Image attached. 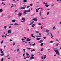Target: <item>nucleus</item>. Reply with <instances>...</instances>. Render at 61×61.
I'll use <instances>...</instances> for the list:
<instances>
[{
	"label": "nucleus",
	"instance_id": "f257e3e1",
	"mask_svg": "<svg viewBox=\"0 0 61 61\" xmlns=\"http://www.w3.org/2000/svg\"><path fill=\"white\" fill-rule=\"evenodd\" d=\"M56 50H54V51L56 53L57 55H59V52L58 50H57V49L56 48Z\"/></svg>",
	"mask_w": 61,
	"mask_h": 61
},
{
	"label": "nucleus",
	"instance_id": "f03ea898",
	"mask_svg": "<svg viewBox=\"0 0 61 61\" xmlns=\"http://www.w3.org/2000/svg\"><path fill=\"white\" fill-rule=\"evenodd\" d=\"M0 50L1 52V54H0L1 56H4V52H3V51H2V49H0Z\"/></svg>",
	"mask_w": 61,
	"mask_h": 61
},
{
	"label": "nucleus",
	"instance_id": "7ed1b4c3",
	"mask_svg": "<svg viewBox=\"0 0 61 61\" xmlns=\"http://www.w3.org/2000/svg\"><path fill=\"white\" fill-rule=\"evenodd\" d=\"M43 4H45V6L47 7H48L49 6V5H47L48 4L47 3H46L45 2H43Z\"/></svg>",
	"mask_w": 61,
	"mask_h": 61
},
{
	"label": "nucleus",
	"instance_id": "20e7f679",
	"mask_svg": "<svg viewBox=\"0 0 61 61\" xmlns=\"http://www.w3.org/2000/svg\"><path fill=\"white\" fill-rule=\"evenodd\" d=\"M22 20L23 21H21V22L22 23H25V18H22Z\"/></svg>",
	"mask_w": 61,
	"mask_h": 61
},
{
	"label": "nucleus",
	"instance_id": "39448f33",
	"mask_svg": "<svg viewBox=\"0 0 61 61\" xmlns=\"http://www.w3.org/2000/svg\"><path fill=\"white\" fill-rule=\"evenodd\" d=\"M8 34H11V30H9L7 31Z\"/></svg>",
	"mask_w": 61,
	"mask_h": 61
},
{
	"label": "nucleus",
	"instance_id": "423d86ee",
	"mask_svg": "<svg viewBox=\"0 0 61 61\" xmlns=\"http://www.w3.org/2000/svg\"><path fill=\"white\" fill-rule=\"evenodd\" d=\"M27 13H30L31 12L30 10V8L29 9V10H26Z\"/></svg>",
	"mask_w": 61,
	"mask_h": 61
},
{
	"label": "nucleus",
	"instance_id": "0eeeda50",
	"mask_svg": "<svg viewBox=\"0 0 61 61\" xmlns=\"http://www.w3.org/2000/svg\"><path fill=\"white\" fill-rule=\"evenodd\" d=\"M26 41L27 42H29V41H31V39H29L28 38H27Z\"/></svg>",
	"mask_w": 61,
	"mask_h": 61
},
{
	"label": "nucleus",
	"instance_id": "6e6552de",
	"mask_svg": "<svg viewBox=\"0 0 61 61\" xmlns=\"http://www.w3.org/2000/svg\"><path fill=\"white\" fill-rule=\"evenodd\" d=\"M26 8V7H21L20 8V9H22V10H23V9H25V8Z\"/></svg>",
	"mask_w": 61,
	"mask_h": 61
},
{
	"label": "nucleus",
	"instance_id": "1a4fd4ad",
	"mask_svg": "<svg viewBox=\"0 0 61 61\" xmlns=\"http://www.w3.org/2000/svg\"><path fill=\"white\" fill-rule=\"evenodd\" d=\"M40 9V8H38L37 9H36V11L37 13H38V10H39Z\"/></svg>",
	"mask_w": 61,
	"mask_h": 61
},
{
	"label": "nucleus",
	"instance_id": "9d476101",
	"mask_svg": "<svg viewBox=\"0 0 61 61\" xmlns=\"http://www.w3.org/2000/svg\"><path fill=\"white\" fill-rule=\"evenodd\" d=\"M18 15L19 16H21L22 15V13H19Z\"/></svg>",
	"mask_w": 61,
	"mask_h": 61
},
{
	"label": "nucleus",
	"instance_id": "9b49d317",
	"mask_svg": "<svg viewBox=\"0 0 61 61\" xmlns=\"http://www.w3.org/2000/svg\"><path fill=\"white\" fill-rule=\"evenodd\" d=\"M50 34L51 35V38H53V34H52V32H51L50 33Z\"/></svg>",
	"mask_w": 61,
	"mask_h": 61
},
{
	"label": "nucleus",
	"instance_id": "f8f14e48",
	"mask_svg": "<svg viewBox=\"0 0 61 61\" xmlns=\"http://www.w3.org/2000/svg\"><path fill=\"white\" fill-rule=\"evenodd\" d=\"M24 13L25 15H26L27 13H26V10H25L24 11Z\"/></svg>",
	"mask_w": 61,
	"mask_h": 61
},
{
	"label": "nucleus",
	"instance_id": "ddd939ff",
	"mask_svg": "<svg viewBox=\"0 0 61 61\" xmlns=\"http://www.w3.org/2000/svg\"><path fill=\"white\" fill-rule=\"evenodd\" d=\"M43 42V41L42 40H41L39 41V43H41Z\"/></svg>",
	"mask_w": 61,
	"mask_h": 61
},
{
	"label": "nucleus",
	"instance_id": "4468645a",
	"mask_svg": "<svg viewBox=\"0 0 61 61\" xmlns=\"http://www.w3.org/2000/svg\"><path fill=\"white\" fill-rule=\"evenodd\" d=\"M3 12V10L2 9H0V12Z\"/></svg>",
	"mask_w": 61,
	"mask_h": 61
},
{
	"label": "nucleus",
	"instance_id": "2eb2a0df",
	"mask_svg": "<svg viewBox=\"0 0 61 61\" xmlns=\"http://www.w3.org/2000/svg\"><path fill=\"white\" fill-rule=\"evenodd\" d=\"M29 57H30V56H28L26 57H24V59H26V58H29Z\"/></svg>",
	"mask_w": 61,
	"mask_h": 61
},
{
	"label": "nucleus",
	"instance_id": "dca6fc26",
	"mask_svg": "<svg viewBox=\"0 0 61 61\" xmlns=\"http://www.w3.org/2000/svg\"><path fill=\"white\" fill-rule=\"evenodd\" d=\"M35 25L36 24H34L32 25V27H34L35 26Z\"/></svg>",
	"mask_w": 61,
	"mask_h": 61
},
{
	"label": "nucleus",
	"instance_id": "f3484780",
	"mask_svg": "<svg viewBox=\"0 0 61 61\" xmlns=\"http://www.w3.org/2000/svg\"><path fill=\"white\" fill-rule=\"evenodd\" d=\"M34 58H35V57H31L30 58V59H34Z\"/></svg>",
	"mask_w": 61,
	"mask_h": 61
},
{
	"label": "nucleus",
	"instance_id": "a211bd4d",
	"mask_svg": "<svg viewBox=\"0 0 61 61\" xmlns=\"http://www.w3.org/2000/svg\"><path fill=\"white\" fill-rule=\"evenodd\" d=\"M33 20H34V21L35 22L37 21V19H33Z\"/></svg>",
	"mask_w": 61,
	"mask_h": 61
},
{
	"label": "nucleus",
	"instance_id": "6ab92c4d",
	"mask_svg": "<svg viewBox=\"0 0 61 61\" xmlns=\"http://www.w3.org/2000/svg\"><path fill=\"white\" fill-rule=\"evenodd\" d=\"M16 21V20H12V22L13 23H15V22Z\"/></svg>",
	"mask_w": 61,
	"mask_h": 61
},
{
	"label": "nucleus",
	"instance_id": "aec40b11",
	"mask_svg": "<svg viewBox=\"0 0 61 61\" xmlns=\"http://www.w3.org/2000/svg\"><path fill=\"white\" fill-rule=\"evenodd\" d=\"M30 51H31V52H33V51H35V50L34 49H33V50H30Z\"/></svg>",
	"mask_w": 61,
	"mask_h": 61
},
{
	"label": "nucleus",
	"instance_id": "412c9836",
	"mask_svg": "<svg viewBox=\"0 0 61 61\" xmlns=\"http://www.w3.org/2000/svg\"><path fill=\"white\" fill-rule=\"evenodd\" d=\"M31 36L32 37H34V38H35V37L34 36V34H31Z\"/></svg>",
	"mask_w": 61,
	"mask_h": 61
},
{
	"label": "nucleus",
	"instance_id": "4be33fe9",
	"mask_svg": "<svg viewBox=\"0 0 61 61\" xmlns=\"http://www.w3.org/2000/svg\"><path fill=\"white\" fill-rule=\"evenodd\" d=\"M23 2L24 3H26L27 2V0H23Z\"/></svg>",
	"mask_w": 61,
	"mask_h": 61
},
{
	"label": "nucleus",
	"instance_id": "5701e85b",
	"mask_svg": "<svg viewBox=\"0 0 61 61\" xmlns=\"http://www.w3.org/2000/svg\"><path fill=\"white\" fill-rule=\"evenodd\" d=\"M14 25H19V24L17 23H15L14 24Z\"/></svg>",
	"mask_w": 61,
	"mask_h": 61
},
{
	"label": "nucleus",
	"instance_id": "b1692460",
	"mask_svg": "<svg viewBox=\"0 0 61 61\" xmlns=\"http://www.w3.org/2000/svg\"><path fill=\"white\" fill-rule=\"evenodd\" d=\"M42 36V35H41L40 36H36V37H41Z\"/></svg>",
	"mask_w": 61,
	"mask_h": 61
},
{
	"label": "nucleus",
	"instance_id": "393cba45",
	"mask_svg": "<svg viewBox=\"0 0 61 61\" xmlns=\"http://www.w3.org/2000/svg\"><path fill=\"white\" fill-rule=\"evenodd\" d=\"M52 29H53V30H55V29H56V27L54 26Z\"/></svg>",
	"mask_w": 61,
	"mask_h": 61
},
{
	"label": "nucleus",
	"instance_id": "a878e982",
	"mask_svg": "<svg viewBox=\"0 0 61 61\" xmlns=\"http://www.w3.org/2000/svg\"><path fill=\"white\" fill-rule=\"evenodd\" d=\"M4 28V29H6V28H7V26H5Z\"/></svg>",
	"mask_w": 61,
	"mask_h": 61
},
{
	"label": "nucleus",
	"instance_id": "bb28decb",
	"mask_svg": "<svg viewBox=\"0 0 61 61\" xmlns=\"http://www.w3.org/2000/svg\"><path fill=\"white\" fill-rule=\"evenodd\" d=\"M49 31V30H46V33H48Z\"/></svg>",
	"mask_w": 61,
	"mask_h": 61
},
{
	"label": "nucleus",
	"instance_id": "cd10ccee",
	"mask_svg": "<svg viewBox=\"0 0 61 61\" xmlns=\"http://www.w3.org/2000/svg\"><path fill=\"white\" fill-rule=\"evenodd\" d=\"M41 11H40L39 13V15L40 16H41Z\"/></svg>",
	"mask_w": 61,
	"mask_h": 61
},
{
	"label": "nucleus",
	"instance_id": "c85d7f7f",
	"mask_svg": "<svg viewBox=\"0 0 61 61\" xmlns=\"http://www.w3.org/2000/svg\"><path fill=\"white\" fill-rule=\"evenodd\" d=\"M54 41H50V43H54Z\"/></svg>",
	"mask_w": 61,
	"mask_h": 61
},
{
	"label": "nucleus",
	"instance_id": "c756f323",
	"mask_svg": "<svg viewBox=\"0 0 61 61\" xmlns=\"http://www.w3.org/2000/svg\"><path fill=\"white\" fill-rule=\"evenodd\" d=\"M43 50H44L43 48H42V49L41 50V52H43Z\"/></svg>",
	"mask_w": 61,
	"mask_h": 61
},
{
	"label": "nucleus",
	"instance_id": "7c9ffc66",
	"mask_svg": "<svg viewBox=\"0 0 61 61\" xmlns=\"http://www.w3.org/2000/svg\"><path fill=\"white\" fill-rule=\"evenodd\" d=\"M50 13L49 12H47V15H49V14Z\"/></svg>",
	"mask_w": 61,
	"mask_h": 61
},
{
	"label": "nucleus",
	"instance_id": "2f4dec72",
	"mask_svg": "<svg viewBox=\"0 0 61 61\" xmlns=\"http://www.w3.org/2000/svg\"><path fill=\"white\" fill-rule=\"evenodd\" d=\"M3 42H4V41L3 40H2L1 42V44H2L3 43Z\"/></svg>",
	"mask_w": 61,
	"mask_h": 61
},
{
	"label": "nucleus",
	"instance_id": "473e14b6",
	"mask_svg": "<svg viewBox=\"0 0 61 61\" xmlns=\"http://www.w3.org/2000/svg\"><path fill=\"white\" fill-rule=\"evenodd\" d=\"M37 39L38 40H40V39H41V38H37Z\"/></svg>",
	"mask_w": 61,
	"mask_h": 61
},
{
	"label": "nucleus",
	"instance_id": "72a5a7b5",
	"mask_svg": "<svg viewBox=\"0 0 61 61\" xmlns=\"http://www.w3.org/2000/svg\"><path fill=\"white\" fill-rule=\"evenodd\" d=\"M30 6H33V5L31 4H30Z\"/></svg>",
	"mask_w": 61,
	"mask_h": 61
},
{
	"label": "nucleus",
	"instance_id": "f704fd0d",
	"mask_svg": "<svg viewBox=\"0 0 61 61\" xmlns=\"http://www.w3.org/2000/svg\"><path fill=\"white\" fill-rule=\"evenodd\" d=\"M31 57H34L33 56H34V55L32 54L31 55Z\"/></svg>",
	"mask_w": 61,
	"mask_h": 61
},
{
	"label": "nucleus",
	"instance_id": "c9c22d12",
	"mask_svg": "<svg viewBox=\"0 0 61 61\" xmlns=\"http://www.w3.org/2000/svg\"><path fill=\"white\" fill-rule=\"evenodd\" d=\"M43 45H44V43H41V46H43Z\"/></svg>",
	"mask_w": 61,
	"mask_h": 61
},
{
	"label": "nucleus",
	"instance_id": "e433bc0d",
	"mask_svg": "<svg viewBox=\"0 0 61 61\" xmlns=\"http://www.w3.org/2000/svg\"><path fill=\"white\" fill-rule=\"evenodd\" d=\"M17 52H19V49L18 48L17 49Z\"/></svg>",
	"mask_w": 61,
	"mask_h": 61
},
{
	"label": "nucleus",
	"instance_id": "4c0bfd02",
	"mask_svg": "<svg viewBox=\"0 0 61 61\" xmlns=\"http://www.w3.org/2000/svg\"><path fill=\"white\" fill-rule=\"evenodd\" d=\"M59 45V43H57L56 44V46H58Z\"/></svg>",
	"mask_w": 61,
	"mask_h": 61
},
{
	"label": "nucleus",
	"instance_id": "58836bf2",
	"mask_svg": "<svg viewBox=\"0 0 61 61\" xmlns=\"http://www.w3.org/2000/svg\"><path fill=\"white\" fill-rule=\"evenodd\" d=\"M35 32H36V33H39V31H35Z\"/></svg>",
	"mask_w": 61,
	"mask_h": 61
},
{
	"label": "nucleus",
	"instance_id": "ea45409f",
	"mask_svg": "<svg viewBox=\"0 0 61 61\" xmlns=\"http://www.w3.org/2000/svg\"><path fill=\"white\" fill-rule=\"evenodd\" d=\"M10 25H14V24H10Z\"/></svg>",
	"mask_w": 61,
	"mask_h": 61
},
{
	"label": "nucleus",
	"instance_id": "a19ab883",
	"mask_svg": "<svg viewBox=\"0 0 61 61\" xmlns=\"http://www.w3.org/2000/svg\"><path fill=\"white\" fill-rule=\"evenodd\" d=\"M21 40H22V41H25V40L24 39H21Z\"/></svg>",
	"mask_w": 61,
	"mask_h": 61
},
{
	"label": "nucleus",
	"instance_id": "79ce46f5",
	"mask_svg": "<svg viewBox=\"0 0 61 61\" xmlns=\"http://www.w3.org/2000/svg\"><path fill=\"white\" fill-rule=\"evenodd\" d=\"M38 25H41V24L40 23H38Z\"/></svg>",
	"mask_w": 61,
	"mask_h": 61
},
{
	"label": "nucleus",
	"instance_id": "37998d69",
	"mask_svg": "<svg viewBox=\"0 0 61 61\" xmlns=\"http://www.w3.org/2000/svg\"><path fill=\"white\" fill-rule=\"evenodd\" d=\"M27 49H29V50H30V49H31V48H27Z\"/></svg>",
	"mask_w": 61,
	"mask_h": 61
},
{
	"label": "nucleus",
	"instance_id": "c03bdc74",
	"mask_svg": "<svg viewBox=\"0 0 61 61\" xmlns=\"http://www.w3.org/2000/svg\"><path fill=\"white\" fill-rule=\"evenodd\" d=\"M1 61H4V58H2L1 60Z\"/></svg>",
	"mask_w": 61,
	"mask_h": 61
},
{
	"label": "nucleus",
	"instance_id": "a18cd8bd",
	"mask_svg": "<svg viewBox=\"0 0 61 61\" xmlns=\"http://www.w3.org/2000/svg\"><path fill=\"white\" fill-rule=\"evenodd\" d=\"M8 28H12V27L11 26H10Z\"/></svg>",
	"mask_w": 61,
	"mask_h": 61
},
{
	"label": "nucleus",
	"instance_id": "49530a36",
	"mask_svg": "<svg viewBox=\"0 0 61 61\" xmlns=\"http://www.w3.org/2000/svg\"><path fill=\"white\" fill-rule=\"evenodd\" d=\"M2 37H3V38H4V35H2Z\"/></svg>",
	"mask_w": 61,
	"mask_h": 61
},
{
	"label": "nucleus",
	"instance_id": "de8ad7c7",
	"mask_svg": "<svg viewBox=\"0 0 61 61\" xmlns=\"http://www.w3.org/2000/svg\"><path fill=\"white\" fill-rule=\"evenodd\" d=\"M2 1H3V2H5V0H1Z\"/></svg>",
	"mask_w": 61,
	"mask_h": 61
},
{
	"label": "nucleus",
	"instance_id": "09e8293b",
	"mask_svg": "<svg viewBox=\"0 0 61 61\" xmlns=\"http://www.w3.org/2000/svg\"><path fill=\"white\" fill-rule=\"evenodd\" d=\"M13 46H15V43H13Z\"/></svg>",
	"mask_w": 61,
	"mask_h": 61
},
{
	"label": "nucleus",
	"instance_id": "8fccbe9b",
	"mask_svg": "<svg viewBox=\"0 0 61 61\" xmlns=\"http://www.w3.org/2000/svg\"><path fill=\"white\" fill-rule=\"evenodd\" d=\"M22 42H23L24 43H27V42H25V41H22Z\"/></svg>",
	"mask_w": 61,
	"mask_h": 61
},
{
	"label": "nucleus",
	"instance_id": "3c124183",
	"mask_svg": "<svg viewBox=\"0 0 61 61\" xmlns=\"http://www.w3.org/2000/svg\"><path fill=\"white\" fill-rule=\"evenodd\" d=\"M30 7V6H28L27 7V8H29V7Z\"/></svg>",
	"mask_w": 61,
	"mask_h": 61
},
{
	"label": "nucleus",
	"instance_id": "603ef678",
	"mask_svg": "<svg viewBox=\"0 0 61 61\" xmlns=\"http://www.w3.org/2000/svg\"><path fill=\"white\" fill-rule=\"evenodd\" d=\"M49 33H48L47 34V36H48L49 35Z\"/></svg>",
	"mask_w": 61,
	"mask_h": 61
},
{
	"label": "nucleus",
	"instance_id": "864d4df0",
	"mask_svg": "<svg viewBox=\"0 0 61 61\" xmlns=\"http://www.w3.org/2000/svg\"><path fill=\"white\" fill-rule=\"evenodd\" d=\"M51 6H54V4H52Z\"/></svg>",
	"mask_w": 61,
	"mask_h": 61
},
{
	"label": "nucleus",
	"instance_id": "5fc2aeb1",
	"mask_svg": "<svg viewBox=\"0 0 61 61\" xmlns=\"http://www.w3.org/2000/svg\"><path fill=\"white\" fill-rule=\"evenodd\" d=\"M46 56H44V59H46Z\"/></svg>",
	"mask_w": 61,
	"mask_h": 61
},
{
	"label": "nucleus",
	"instance_id": "6e6d98bb",
	"mask_svg": "<svg viewBox=\"0 0 61 61\" xmlns=\"http://www.w3.org/2000/svg\"><path fill=\"white\" fill-rule=\"evenodd\" d=\"M24 39H27L26 38V37H24Z\"/></svg>",
	"mask_w": 61,
	"mask_h": 61
},
{
	"label": "nucleus",
	"instance_id": "4d7b16f0",
	"mask_svg": "<svg viewBox=\"0 0 61 61\" xmlns=\"http://www.w3.org/2000/svg\"><path fill=\"white\" fill-rule=\"evenodd\" d=\"M34 21H32V22H31V24H33V23H34Z\"/></svg>",
	"mask_w": 61,
	"mask_h": 61
},
{
	"label": "nucleus",
	"instance_id": "13d9d810",
	"mask_svg": "<svg viewBox=\"0 0 61 61\" xmlns=\"http://www.w3.org/2000/svg\"><path fill=\"white\" fill-rule=\"evenodd\" d=\"M56 40L57 41H58V42H59V41L58 40V39H56Z\"/></svg>",
	"mask_w": 61,
	"mask_h": 61
},
{
	"label": "nucleus",
	"instance_id": "bf43d9fd",
	"mask_svg": "<svg viewBox=\"0 0 61 61\" xmlns=\"http://www.w3.org/2000/svg\"><path fill=\"white\" fill-rule=\"evenodd\" d=\"M47 10H48V11H49V10H50V9H49V8H48L47 9Z\"/></svg>",
	"mask_w": 61,
	"mask_h": 61
},
{
	"label": "nucleus",
	"instance_id": "052dcab7",
	"mask_svg": "<svg viewBox=\"0 0 61 61\" xmlns=\"http://www.w3.org/2000/svg\"><path fill=\"white\" fill-rule=\"evenodd\" d=\"M10 41L11 42H12V41H13V40H12V39H10Z\"/></svg>",
	"mask_w": 61,
	"mask_h": 61
},
{
	"label": "nucleus",
	"instance_id": "680f3d73",
	"mask_svg": "<svg viewBox=\"0 0 61 61\" xmlns=\"http://www.w3.org/2000/svg\"><path fill=\"white\" fill-rule=\"evenodd\" d=\"M36 45V44L35 43H34L33 44V46H35Z\"/></svg>",
	"mask_w": 61,
	"mask_h": 61
},
{
	"label": "nucleus",
	"instance_id": "e2e57ef3",
	"mask_svg": "<svg viewBox=\"0 0 61 61\" xmlns=\"http://www.w3.org/2000/svg\"><path fill=\"white\" fill-rule=\"evenodd\" d=\"M41 59H43L44 58V57L42 56L41 58Z\"/></svg>",
	"mask_w": 61,
	"mask_h": 61
},
{
	"label": "nucleus",
	"instance_id": "0e129e2a",
	"mask_svg": "<svg viewBox=\"0 0 61 61\" xmlns=\"http://www.w3.org/2000/svg\"><path fill=\"white\" fill-rule=\"evenodd\" d=\"M17 10H15V13L17 12Z\"/></svg>",
	"mask_w": 61,
	"mask_h": 61
},
{
	"label": "nucleus",
	"instance_id": "69168bd1",
	"mask_svg": "<svg viewBox=\"0 0 61 61\" xmlns=\"http://www.w3.org/2000/svg\"><path fill=\"white\" fill-rule=\"evenodd\" d=\"M26 54L27 55H29V54L27 53H26Z\"/></svg>",
	"mask_w": 61,
	"mask_h": 61
},
{
	"label": "nucleus",
	"instance_id": "338daca9",
	"mask_svg": "<svg viewBox=\"0 0 61 61\" xmlns=\"http://www.w3.org/2000/svg\"><path fill=\"white\" fill-rule=\"evenodd\" d=\"M13 1H14V2H16V1L15 0H13Z\"/></svg>",
	"mask_w": 61,
	"mask_h": 61
},
{
	"label": "nucleus",
	"instance_id": "774afa93",
	"mask_svg": "<svg viewBox=\"0 0 61 61\" xmlns=\"http://www.w3.org/2000/svg\"><path fill=\"white\" fill-rule=\"evenodd\" d=\"M43 38H44V39H46V37H43Z\"/></svg>",
	"mask_w": 61,
	"mask_h": 61
}]
</instances>
